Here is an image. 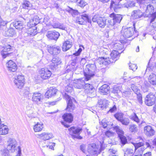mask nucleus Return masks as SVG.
Segmentation results:
<instances>
[{
	"label": "nucleus",
	"mask_w": 156,
	"mask_h": 156,
	"mask_svg": "<svg viewBox=\"0 0 156 156\" xmlns=\"http://www.w3.org/2000/svg\"><path fill=\"white\" fill-rule=\"evenodd\" d=\"M96 68L94 64H89L86 66L85 69L86 72L84 73V75L87 81L90 80L94 75Z\"/></svg>",
	"instance_id": "f257e3e1"
},
{
	"label": "nucleus",
	"mask_w": 156,
	"mask_h": 156,
	"mask_svg": "<svg viewBox=\"0 0 156 156\" xmlns=\"http://www.w3.org/2000/svg\"><path fill=\"white\" fill-rule=\"evenodd\" d=\"M117 133L118 136L120 140L121 144L124 145L127 143V140L126 137L124 136V132L121 128L118 126H116L114 128Z\"/></svg>",
	"instance_id": "f03ea898"
},
{
	"label": "nucleus",
	"mask_w": 156,
	"mask_h": 156,
	"mask_svg": "<svg viewBox=\"0 0 156 156\" xmlns=\"http://www.w3.org/2000/svg\"><path fill=\"white\" fill-rule=\"evenodd\" d=\"M16 87L21 89L25 84L24 77L23 75H19L16 77L13 80Z\"/></svg>",
	"instance_id": "7ed1b4c3"
},
{
	"label": "nucleus",
	"mask_w": 156,
	"mask_h": 156,
	"mask_svg": "<svg viewBox=\"0 0 156 156\" xmlns=\"http://www.w3.org/2000/svg\"><path fill=\"white\" fill-rule=\"evenodd\" d=\"M69 130L70 134H72L73 138H76L80 140L83 138V137L79 135L80 132L82 130V128H76L74 127H72L69 129Z\"/></svg>",
	"instance_id": "20e7f679"
},
{
	"label": "nucleus",
	"mask_w": 156,
	"mask_h": 156,
	"mask_svg": "<svg viewBox=\"0 0 156 156\" xmlns=\"http://www.w3.org/2000/svg\"><path fill=\"white\" fill-rule=\"evenodd\" d=\"M156 100L155 94L151 93L147 95L145 98V103L147 105L151 106L154 104Z\"/></svg>",
	"instance_id": "39448f33"
},
{
	"label": "nucleus",
	"mask_w": 156,
	"mask_h": 156,
	"mask_svg": "<svg viewBox=\"0 0 156 156\" xmlns=\"http://www.w3.org/2000/svg\"><path fill=\"white\" fill-rule=\"evenodd\" d=\"M66 98L68 103L66 110L68 112H72L75 108L74 103L76 102V101L73 98L68 95L66 96Z\"/></svg>",
	"instance_id": "423d86ee"
},
{
	"label": "nucleus",
	"mask_w": 156,
	"mask_h": 156,
	"mask_svg": "<svg viewBox=\"0 0 156 156\" xmlns=\"http://www.w3.org/2000/svg\"><path fill=\"white\" fill-rule=\"evenodd\" d=\"M17 145V142L15 139L10 138L8 141L7 148L11 152H13L16 150Z\"/></svg>",
	"instance_id": "0eeeda50"
},
{
	"label": "nucleus",
	"mask_w": 156,
	"mask_h": 156,
	"mask_svg": "<svg viewBox=\"0 0 156 156\" xmlns=\"http://www.w3.org/2000/svg\"><path fill=\"white\" fill-rule=\"evenodd\" d=\"M39 74L42 79L46 80L50 78L51 73L47 68H42L39 71Z\"/></svg>",
	"instance_id": "6e6552de"
},
{
	"label": "nucleus",
	"mask_w": 156,
	"mask_h": 156,
	"mask_svg": "<svg viewBox=\"0 0 156 156\" xmlns=\"http://www.w3.org/2000/svg\"><path fill=\"white\" fill-rule=\"evenodd\" d=\"M48 52L52 55H57L59 54L61 51V48L59 46L56 45L48 46L47 48Z\"/></svg>",
	"instance_id": "1a4fd4ad"
},
{
	"label": "nucleus",
	"mask_w": 156,
	"mask_h": 156,
	"mask_svg": "<svg viewBox=\"0 0 156 156\" xmlns=\"http://www.w3.org/2000/svg\"><path fill=\"white\" fill-rule=\"evenodd\" d=\"M133 33V30L132 28H124L123 27L122 28L121 34L126 39L128 38L131 37Z\"/></svg>",
	"instance_id": "9d476101"
},
{
	"label": "nucleus",
	"mask_w": 156,
	"mask_h": 156,
	"mask_svg": "<svg viewBox=\"0 0 156 156\" xmlns=\"http://www.w3.org/2000/svg\"><path fill=\"white\" fill-rule=\"evenodd\" d=\"M43 96L39 93L35 92L32 95V101L37 104H40L42 101Z\"/></svg>",
	"instance_id": "9b49d317"
},
{
	"label": "nucleus",
	"mask_w": 156,
	"mask_h": 156,
	"mask_svg": "<svg viewBox=\"0 0 156 156\" xmlns=\"http://www.w3.org/2000/svg\"><path fill=\"white\" fill-rule=\"evenodd\" d=\"M98 149V148L95 144H91L88 145L87 150L88 152L90 154H97V155Z\"/></svg>",
	"instance_id": "f8f14e48"
},
{
	"label": "nucleus",
	"mask_w": 156,
	"mask_h": 156,
	"mask_svg": "<svg viewBox=\"0 0 156 156\" xmlns=\"http://www.w3.org/2000/svg\"><path fill=\"white\" fill-rule=\"evenodd\" d=\"M51 62H52L50 65V67L53 70H55L57 66L61 63V59L58 57L53 58L52 59Z\"/></svg>",
	"instance_id": "ddd939ff"
},
{
	"label": "nucleus",
	"mask_w": 156,
	"mask_h": 156,
	"mask_svg": "<svg viewBox=\"0 0 156 156\" xmlns=\"http://www.w3.org/2000/svg\"><path fill=\"white\" fill-rule=\"evenodd\" d=\"M6 65L8 70L9 71L14 72L17 69L16 64L12 60H9L6 63Z\"/></svg>",
	"instance_id": "4468645a"
},
{
	"label": "nucleus",
	"mask_w": 156,
	"mask_h": 156,
	"mask_svg": "<svg viewBox=\"0 0 156 156\" xmlns=\"http://www.w3.org/2000/svg\"><path fill=\"white\" fill-rule=\"evenodd\" d=\"M110 87L107 84H104L100 87L99 92L103 95H108L110 94Z\"/></svg>",
	"instance_id": "2eb2a0df"
},
{
	"label": "nucleus",
	"mask_w": 156,
	"mask_h": 156,
	"mask_svg": "<svg viewBox=\"0 0 156 156\" xmlns=\"http://www.w3.org/2000/svg\"><path fill=\"white\" fill-rule=\"evenodd\" d=\"M145 134L147 136H153L155 134V131L152 127L150 125L145 126L144 129Z\"/></svg>",
	"instance_id": "dca6fc26"
},
{
	"label": "nucleus",
	"mask_w": 156,
	"mask_h": 156,
	"mask_svg": "<svg viewBox=\"0 0 156 156\" xmlns=\"http://www.w3.org/2000/svg\"><path fill=\"white\" fill-rule=\"evenodd\" d=\"M59 35V33L56 31H49L47 33V36L50 39L56 40Z\"/></svg>",
	"instance_id": "f3484780"
},
{
	"label": "nucleus",
	"mask_w": 156,
	"mask_h": 156,
	"mask_svg": "<svg viewBox=\"0 0 156 156\" xmlns=\"http://www.w3.org/2000/svg\"><path fill=\"white\" fill-rule=\"evenodd\" d=\"M154 8L153 5L151 4H149L147 5L146 9L144 12L145 16L148 17L150 16L152 17V15L154 14L153 12Z\"/></svg>",
	"instance_id": "a211bd4d"
},
{
	"label": "nucleus",
	"mask_w": 156,
	"mask_h": 156,
	"mask_svg": "<svg viewBox=\"0 0 156 156\" xmlns=\"http://www.w3.org/2000/svg\"><path fill=\"white\" fill-rule=\"evenodd\" d=\"M120 56V53L117 51H113L110 54V58L109 59L112 62H115L119 59Z\"/></svg>",
	"instance_id": "6ab92c4d"
},
{
	"label": "nucleus",
	"mask_w": 156,
	"mask_h": 156,
	"mask_svg": "<svg viewBox=\"0 0 156 156\" xmlns=\"http://www.w3.org/2000/svg\"><path fill=\"white\" fill-rule=\"evenodd\" d=\"M144 13L143 12L140 10H134L132 13V17L134 19H139L143 17Z\"/></svg>",
	"instance_id": "aec40b11"
},
{
	"label": "nucleus",
	"mask_w": 156,
	"mask_h": 156,
	"mask_svg": "<svg viewBox=\"0 0 156 156\" xmlns=\"http://www.w3.org/2000/svg\"><path fill=\"white\" fill-rule=\"evenodd\" d=\"M122 0H115V1H112L111 4V8L114 9V11L117 12L121 8L120 5H119V2Z\"/></svg>",
	"instance_id": "412c9836"
},
{
	"label": "nucleus",
	"mask_w": 156,
	"mask_h": 156,
	"mask_svg": "<svg viewBox=\"0 0 156 156\" xmlns=\"http://www.w3.org/2000/svg\"><path fill=\"white\" fill-rule=\"evenodd\" d=\"M156 18V12L154 13L152 15V17L150 22V25L148 28L150 29L149 30L151 31L153 30L156 29V22H154V20Z\"/></svg>",
	"instance_id": "4be33fe9"
},
{
	"label": "nucleus",
	"mask_w": 156,
	"mask_h": 156,
	"mask_svg": "<svg viewBox=\"0 0 156 156\" xmlns=\"http://www.w3.org/2000/svg\"><path fill=\"white\" fill-rule=\"evenodd\" d=\"M11 46L9 45L5 46L4 47V49L1 51V54L3 58H5L7 57L8 56L10 53L8 52L11 49Z\"/></svg>",
	"instance_id": "5701e85b"
},
{
	"label": "nucleus",
	"mask_w": 156,
	"mask_h": 156,
	"mask_svg": "<svg viewBox=\"0 0 156 156\" xmlns=\"http://www.w3.org/2000/svg\"><path fill=\"white\" fill-rule=\"evenodd\" d=\"M57 91V90L55 87H51L45 94V96L46 98H49L54 96Z\"/></svg>",
	"instance_id": "b1692460"
},
{
	"label": "nucleus",
	"mask_w": 156,
	"mask_h": 156,
	"mask_svg": "<svg viewBox=\"0 0 156 156\" xmlns=\"http://www.w3.org/2000/svg\"><path fill=\"white\" fill-rule=\"evenodd\" d=\"M110 17L113 18L116 24L120 23L122 19L121 15L116 14L114 13L110 14Z\"/></svg>",
	"instance_id": "393cba45"
},
{
	"label": "nucleus",
	"mask_w": 156,
	"mask_h": 156,
	"mask_svg": "<svg viewBox=\"0 0 156 156\" xmlns=\"http://www.w3.org/2000/svg\"><path fill=\"white\" fill-rule=\"evenodd\" d=\"M73 83L74 87L78 89H81L83 88V85L85 84L83 80L82 79L75 80Z\"/></svg>",
	"instance_id": "a878e982"
},
{
	"label": "nucleus",
	"mask_w": 156,
	"mask_h": 156,
	"mask_svg": "<svg viewBox=\"0 0 156 156\" xmlns=\"http://www.w3.org/2000/svg\"><path fill=\"white\" fill-rule=\"evenodd\" d=\"M133 78H135V80L136 82H137L138 84L141 85L142 84V79L143 78L140 76H135L133 77V76H129L128 77H127L126 76H124L123 78L125 80L129 81L131 79H133Z\"/></svg>",
	"instance_id": "bb28decb"
},
{
	"label": "nucleus",
	"mask_w": 156,
	"mask_h": 156,
	"mask_svg": "<svg viewBox=\"0 0 156 156\" xmlns=\"http://www.w3.org/2000/svg\"><path fill=\"white\" fill-rule=\"evenodd\" d=\"M106 24L107 25V27L111 29H115V28H116L115 27L116 24L114 20L112 17L110 16L107 20Z\"/></svg>",
	"instance_id": "cd10ccee"
},
{
	"label": "nucleus",
	"mask_w": 156,
	"mask_h": 156,
	"mask_svg": "<svg viewBox=\"0 0 156 156\" xmlns=\"http://www.w3.org/2000/svg\"><path fill=\"white\" fill-rule=\"evenodd\" d=\"M39 136L44 140H48L53 137V135L52 133L47 132L43 133Z\"/></svg>",
	"instance_id": "c85d7f7f"
},
{
	"label": "nucleus",
	"mask_w": 156,
	"mask_h": 156,
	"mask_svg": "<svg viewBox=\"0 0 156 156\" xmlns=\"http://www.w3.org/2000/svg\"><path fill=\"white\" fill-rule=\"evenodd\" d=\"M98 61L100 64H103L105 65L112 63L110 61L109 57L106 58H105L104 57L100 58L98 59Z\"/></svg>",
	"instance_id": "c756f323"
},
{
	"label": "nucleus",
	"mask_w": 156,
	"mask_h": 156,
	"mask_svg": "<svg viewBox=\"0 0 156 156\" xmlns=\"http://www.w3.org/2000/svg\"><path fill=\"white\" fill-rule=\"evenodd\" d=\"M64 120L66 122L70 123L73 120V117L70 113H66L62 116Z\"/></svg>",
	"instance_id": "7c9ffc66"
},
{
	"label": "nucleus",
	"mask_w": 156,
	"mask_h": 156,
	"mask_svg": "<svg viewBox=\"0 0 156 156\" xmlns=\"http://www.w3.org/2000/svg\"><path fill=\"white\" fill-rule=\"evenodd\" d=\"M72 42L69 40L65 41L63 43L62 46L63 51H66L72 47Z\"/></svg>",
	"instance_id": "2f4dec72"
},
{
	"label": "nucleus",
	"mask_w": 156,
	"mask_h": 156,
	"mask_svg": "<svg viewBox=\"0 0 156 156\" xmlns=\"http://www.w3.org/2000/svg\"><path fill=\"white\" fill-rule=\"evenodd\" d=\"M8 131L7 126L3 124L0 125V134L5 135L8 133Z\"/></svg>",
	"instance_id": "473e14b6"
},
{
	"label": "nucleus",
	"mask_w": 156,
	"mask_h": 156,
	"mask_svg": "<svg viewBox=\"0 0 156 156\" xmlns=\"http://www.w3.org/2000/svg\"><path fill=\"white\" fill-rule=\"evenodd\" d=\"M120 87L117 86H114L111 91L112 95L114 97H118L119 96V93H120V90L119 89Z\"/></svg>",
	"instance_id": "72a5a7b5"
},
{
	"label": "nucleus",
	"mask_w": 156,
	"mask_h": 156,
	"mask_svg": "<svg viewBox=\"0 0 156 156\" xmlns=\"http://www.w3.org/2000/svg\"><path fill=\"white\" fill-rule=\"evenodd\" d=\"M13 24L16 29L19 30H22L23 28V22L20 21H15L13 23Z\"/></svg>",
	"instance_id": "f704fd0d"
},
{
	"label": "nucleus",
	"mask_w": 156,
	"mask_h": 156,
	"mask_svg": "<svg viewBox=\"0 0 156 156\" xmlns=\"http://www.w3.org/2000/svg\"><path fill=\"white\" fill-rule=\"evenodd\" d=\"M43 124L42 123L37 122L34 127V129L35 132L41 131L43 128Z\"/></svg>",
	"instance_id": "c9c22d12"
},
{
	"label": "nucleus",
	"mask_w": 156,
	"mask_h": 156,
	"mask_svg": "<svg viewBox=\"0 0 156 156\" xmlns=\"http://www.w3.org/2000/svg\"><path fill=\"white\" fill-rule=\"evenodd\" d=\"M148 80L151 84L156 85V75L154 73L151 74L149 77Z\"/></svg>",
	"instance_id": "e433bc0d"
},
{
	"label": "nucleus",
	"mask_w": 156,
	"mask_h": 156,
	"mask_svg": "<svg viewBox=\"0 0 156 156\" xmlns=\"http://www.w3.org/2000/svg\"><path fill=\"white\" fill-rule=\"evenodd\" d=\"M15 34L14 30L13 29H10L5 31L4 33V35L6 37H12Z\"/></svg>",
	"instance_id": "4c0bfd02"
},
{
	"label": "nucleus",
	"mask_w": 156,
	"mask_h": 156,
	"mask_svg": "<svg viewBox=\"0 0 156 156\" xmlns=\"http://www.w3.org/2000/svg\"><path fill=\"white\" fill-rule=\"evenodd\" d=\"M86 92L87 93V96L90 98L94 97L96 95L95 89L94 87L88 90Z\"/></svg>",
	"instance_id": "58836bf2"
},
{
	"label": "nucleus",
	"mask_w": 156,
	"mask_h": 156,
	"mask_svg": "<svg viewBox=\"0 0 156 156\" xmlns=\"http://www.w3.org/2000/svg\"><path fill=\"white\" fill-rule=\"evenodd\" d=\"M39 17L35 16L33 19L30 20V23L33 26H35L40 22Z\"/></svg>",
	"instance_id": "ea45409f"
},
{
	"label": "nucleus",
	"mask_w": 156,
	"mask_h": 156,
	"mask_svg": "<svg viewBox=\"0 0 156 156\" xmlns=\"http://www.w3.org/2000/svg\"><path fill=\"white\" fill-rule=\"evenodd\" d=\"M97 23L100 27L104 28L106 24V20L102 18L101 17L98 21Z\"/></svg>",
	"instance_id": "a19ab883"
},
{
	"label": "nucleus",
	"mask_w": 156,
	"mask_h": 156,
	"mask_svg": "<svg viewBox=\"0 0 156 156\" xmlns=\"http://www.w3.org/2000/svg\"><path fill=\"white\" fill-rule=\"evenodd\" d=\"M32 4L28 1H25L22 5V7L25 9H30L32 7Z\"/></svg>",
	"instance_id": "79ce46f5"
},
{
	"label": "nucleus",
	"mask_w": 156,
	"mask_h": 156,
	"mask_svg": "<svg viewBox=\"0 0 156 156\" xmlns=\"http://www.w3.org/2000/svg\"><path fill=\"white\" fill-rule=\"evenodd\" d=\"M135 152L133 149L127 148L126 149L124 154V156H132Z\"/></svg>",
	"instance_id": "37998d69"
},
{
	"label": "nucleus",
	"mask_w": 156,
	"mask_h": 156,
	"mask_svg": "<svg viewBox=\"0 0 156 156\" xmlns=\"http://www.w3.org/2000/svg\"><path fill=\"white\" fill-rule=\"evenodd\" d=\"M67 11L71 13L73 16L77 15L79 14L77 10L73 9L70 7H69V9L67 10Z\"/></svg>",
	"instance_id": "c03bdc74"
},
{
	"label": "nucleus",
	"mask_w": 156,
	"mask_h": 156,
	"mask_svg": "<svg viewBox=\"0 0 156 156\" xmlns=\"http://www.w3.org/2000/svg\"><path fill=\"white\" fill-rule=\"evenodd\" d=\"M77 5L81 7H83L87 5V3L83 0H77Z\"/></svg>",
	"instance_id": "a18cd8bd"
},
{
	"label": "nucleus",
	"mask_w": 156,
	"mask_h": 156,
	"mask_svg": "<svg viewBox=\"0 0 156 156\" xmlns=\"http://www.w3.org/2000/svg\"><path fill=\"white\" fill-rule=\"evenodd\" d=\"M83 19L84 21L87 22L89 23H91V21L89 19L88 16L86 14H84L80 16Z\"/></svg>",
	"instance_id": "49530a36"
},
{
	"label": "nucleus",
	"mask_w": 156,
	"mask_h": 156,
	"mask_svg": "<svg viewBox=\"0 0 156 156\" xmlns=\"http://www.w3.org/2000/svg\"><path fill=\"white\" fill-rule=\"evenodd\" d=\"M37 30H36L34 29L30 28L29 29L28 31V34L31 36H34L36 34Z\"/></svg>",
	"instance_id": "de8ad7c7"
},
{
	"label": "nucleus",
	"mask_w": 156,
	"mask_h": 156,
	"mask_svg": "<svg viewBox=\"0 0 156 156\" xmlns=\"http://www.w3.org/2000/svg\"><path fill=\"white\" fill-rule=\"evenodd\" d=\"M122 124L125 125H128L129 123V120L128 118H123L120 121Z\"/></svg>",
	"instance_id": "09e8293b"
},
{
	"label": "nucleus",
	"mask_w": 156,
	"mask_h": 156,
	"mask_svg": "<svg viewBox=\"0 0 156 156\" xmlns=\"http://www.w3.org/2000/svg\"><path fill=\"white\" fill-rule=\"evenodd\" d=\"M114 116L115 118L119 121H120L123 118V114L122 113H116Z\"/></svg>",
	"instance_id": "8fccbe9b"
},
{
	"label": "nucleus",
	"mask_w": 156,
	"mask_h": 156,
	"mask_svg": "<svg viewBox=\"0 0 156 156\" xmlns=\"http://www.w3.org/2000/svg\"><path fill=\"white\" fill-rule=\"evenodd\" d=\"M131 87L133 91L136 94H139V93H140V90L134 84H132Z\"/></svg>",
	"instance_id": "3c124183"
},
{
	"label": "nucleus",
	"mask_w": 156,
	"mask_h": 156,
	"mask_svg": "<svg viewBox=\"0 0 156 156\" xmlns=\"http://www.w3.org/2000/svg\"><path fill=\"white\" fill-rule=\"evenodd\" d=\"M129 129L132 132H135L137 131L138 129L136 125L132 124L129 126Z\"/></svg>",
	"instance_id": "603ef678"
},
{
	"label": "nucleus",
	"mask_w": 156,
	"mask_h": 156,
	"mask_svg": "<svg viewBox=\"0 0 156 156\" xmlns=\"http://www.w3.org/2000/svg\"><path fill=\"white\" fill-rule=\"evenodd\" d=\"M135 148V151H136L138 148L143 146L144 145V143L142 142H140L137 143L133 144Z\"/></svg>",
	"instance_id": "864d4df0"
},
{
	"label": "nucleus",
	"mask_w": 156,
	"mask_h": 156,
	"mask_svg": "<svg viewBox=\"0 0 156 156\" xmlns=\"http://www.w3.org/2000/svg\"><path fill=\"white\" fill-rule=\"evenodd\" d=\"M129 67L130 69L133 71H135L137 68V66L136 64L130 63L129 64Z\"/></svg>",
	"instance_id": "5fc2aeb1"
},
{
	"label": "nucleus",
	"mask_w": 156,
	"mask_h": 156,
	"mask_svg": "<svg viewBox=\"0 0 156 156\" xmlns=\"http://www.w3.org/2000/svg\"><path fill=\"white\" fill-rule=\"evenodd\" d=\"M84 85H83V87L86 90V92L88 90V89H92L94 87L90 84L89 83H86L84 84Z\"/></svg>",
	"instance_id": "6e6d98bb"
},
{
	"label": "nucleus",
	"mask_w": 156,
	"mask_h": 156,
	"mask_svg": "<svg viewBox=\"0 0 156 156\" xmlns=\"http://www.w3.org/2000/svg\"><path fill=\"white\" fill-rule=\"evenodd\" d=\"M131 119L137 123H138L139 122V120L138 116L135 113L131 115Z\"/></svg>",
	"instance_id": "4d7b16f0"
},
{
	"label": "nucleus",
	"mask_w": 156,
	"mask_h": 156,
	"mask_svg": "<svg viewBox=\"0 0 156 156\" xmlns=\"http://www.w3.org/2000/svg\"><path fill=\"white\" fill-rule=\"evenodd\" d=\"M7 21H3L1 18L0 20V26H2L3 29H6V25L8 23Z\"/></svg>",
	"instance_id": "13d9d810"
},
{
	"label": "nucleus",
	"mask_w": 156,
	"mask_h": 156,
	"mask_svg": "<svg viewBox=\"0 0 156 156\" xmlns=\"http://www.w3.org/2000/svg\"><path fill=\"white\" fill-rule=\"evenodd\" d=\"M76 21L77 23L80 24H83L84 23V21L83 19L80 16L78 17L77 18Z\"/></svg>",
	"instance_id": "bf43d9fd"
},
{
	"label": "nucleus",
	"mask_w": 156,
	"mask_h": 156,
	"mask_svg": "<svg viewBox=\"0 0 156 156\" xmlns=\"http://www.w3.org/2000/svg\"><path fill=\"white\" fill-rule=\"evenodd\" d=\"M105 136L108 137L112 136H114V133L109 130L107 131L105 133Z\"/></svg>",
	"instance_id": "052dcab7"
},
{
	"label": "nucleus",
	"mask_w": 156,
	"mask_h": 156,
	"mask_svg": "<svg viewBox=\"0 0 156 156\" xmlns=\"http://www.w3.org/2000/svg\"><path fill=\"white\" fill-rule=\"evenodd\" d=\"M101 17L98 15H95L92 19V21L94 22L98 23V21L100 19Z\"/></svg>",
	"instance_id": "680f3d73"
},
{
	"label": "nucleus",
	"mask_w": 156,
	"mask_h": 156,
	"mask_svg": "<svg viewBox=\"0 0 156 156\" xmlns=\"http://www.w3.org/2000/svg\"><path fill=\"white\" fill-rule=\"evenodd\" d=\"M144 148L141 147L140 148H138L136 150V151H135V152H136L138 155H141V154L143 153V151L144 150Z\"/></svg>",
	"instance_id": "e2e57ef3"
},
{
	"label": "nucleus",
	"mask_w": 156,
	"mask_h": 156,
	"mask_svg": "<svg viewBox=\"0 0 156 156\" xmlns=\"http://www.w3.org/2000/svg\"><path fill=\"white\" fill-rule=\"evenodd\" d=\"M73 89V86L72 84H69L67 85L66 87V89L67 91L70 92Z\"/></svg>",
	"instance_id": "0e129e2a"
},
{
	"label": "nucleus",
	"mask_w": 156,
	"mask_h": 156,
	"mask_svg": "<svg viewBox=\"0 0 156 156\" xmlns=\"http://www.w3.org/2000/svg\"><path fill=\"white\" fill-rule=\"evenodd\" d=\"M114 47L117 49L120 50L122 48L123 45L121 44L117 43L114 44Z\"/></svg>",
	"instance_id": "69168bd1"
},
{
	"label": "nucleus",
	"mask_w": 156,
	"mask_h": 156,
	"mask_svg": "<svg viewBox=\"0 0 156 156\" xmlns=\"http://www.w3.org/2000/svg\"><path fill=\"white\" fill-rule=\"evenodd\" d=\"M55 145V144L54 143L50 142L49 143L48 145H46V147H48L49 149L52 150L54 149V147Z\"/></svg>",
	"instance_id": "338daca9"
},
{
	"label": "nucleus",
	"mask_w": 156,
	"mask_h": 156,
	"mask_svg": "<svg viewBox=\"0 0 156 156\" xmlns=\"http://www.w3.org/2000/svg\"><path fill=\"white\" fill-rule=\"evenodd\" d=\"M30 89L29 87H27L25 88V91H24L23 93L25 95H27L28 97H29L30 95Z\"/></svg>",
	"instance_id": "774afa93"
}]
</instances>
